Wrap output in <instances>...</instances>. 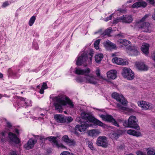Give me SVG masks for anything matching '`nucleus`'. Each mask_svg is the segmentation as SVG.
<instances>
[{
  "label": "nucleus",
  "mask_w": 155,
  "mask_h": 155,
  "mask_svg": "<svg viewBox=\"0 0 155 155\" xmlns=\"http://www.w3.org/2000/svg\"><path fill=\"white\" fill-rule=\"evenodd\" d=\"M34 137L35 139L39 138L40 140L41 141H44L45 140H47V138H45L44 136H39L38 135H34Z\"/></svg>",
  "instance_id": "nucleus-36"
},
{
  "label": "nucleus",
  "mask_w": 155,
  "mask_h": 155,
  "mask_svg": "<svg viewBox=\"0 0 155 155\" xmlns=\"http://www.w3.org/2000/svg\"><path fill=\"white\" fill-rule=\"evenodd\" d=\"M68 104L70 107H74V105L68 97H65L64 98H57L56 101L54 103V105L55 107V109L59 113L62 112V105H66Z\"/></svg>",
  "instance_id": "nucleus-2"
},
{
  "label": "nucleus",
  "mask_w": 155,
  "mask_h": 155,
  "mask_svg": "<svg viewBox=\"0 0 155 155\" xmlns=\"http://www.w3.org/2000/svg\"><path fill=\"white\" fill-rule=\"evenodd\" d=\"M136 154L137 155H146L145 153L140 151L137 152Z\"/></svg>",
  "instance_id": "nucleus-49"
},
{
  "label": "nucleus",
  "mask_w": 155,
  "mask_h": 155,
  "mask_svg": "<svg viewBox=\"0 0 155 155\" xmlns=\"http://www.w3.org/2000/svg\"><path fill=\"white\" fill-rule=\"evenodd\" d=\"M125 39H119L117 41V44L121 46H123V45Z\"/></svg>",
  "instance_id": "nucleus-38"
},
{
  "label": "nucleus",
  "mask_w": 155,
  "mask_h": 155,
  "mask_svg": "<svg viewBox=\"0 0 155 155\" xmlns=\"http://www.w3.org/2000/svg\"><path fill=\"white\" fill-rule=\"evenodd\" d=\"M137 119L136 116L133 115L130 116L128 119L127 122L125 120L123 123V125L127 127L133 128L136 129L139 128L137 124Z\"/></svg>",
  "instance_id": "nucleus-4"
},
{
  "label": "nucleus",
  "mask_w": 155,
  "mask_h": 155,
  "mask_svg": "<svg viewBox=\"0 0 155 155\" xmlns=\"http://www.w3.org/2000/svg\"><path fill=\"white\" fill-rule=\"evenodd\" d=\"M36 19V17L35 16H32L30 19L28 24L30 26H31L34 23Z\"/></svg>",
  "instance_id": "nucleus-34"
},
{
  "label": "nucleus",
  "mask_w": 155,
  "mask_h": 155,
  "mask_svg": "<svg viewBox=\"0 0 155 155\" xmlns=\"http://www.w3.org/2000/svg\"><path fill=\"white\" fill-rule=\"evenodd\" d=\"M75 141L73 139L69 138L66 143L70 146H74L76 144Z\"/></svg>",
  "instance_id": "nucleus-33"
},
{
  "label": "nucleus",
  "mask_w": 155,
  "mask_h": 155,
  "mask_svg": "<svg viewBox=\"0 0 155 155\" xmlns=\"http://www.w3.org/2000/svg\"><path fill=\"white\" fill-rule=\"evenodd\" d=\"M21 100L22 101H25V100H26V98H22V97H21Z\"/></svg>",
  "instance_id": "nucleus-60"
},
{
  "label": "nucleus",
  "mask_w": 155,
  "mask_h": 155,
  "mask_svg": "<svg viewBox=\"0 0 155 155\" xmlns=\"http://www.w3.org/2000/svg\"><path fill=\"white\" fill-rule=\"evenodd\" d=\"M100 117L103 120L109 122H111L114 125L117 127H119V124L112 116L109 115H101L100 116Z\"/></svg>",
  "instance_id": "nucleus-10"
},
{
  "label": "nucleus",
  "mask_w": 155,
  "mask_h": 155,
  "mask_svg": "<svg viewBox=\"0 0 155 155\" xmlns=\"http://www.w3.org/2000/svg\"><path fill=\"white\" fill-rule=\"evenodd\" d=\"M87 59V54L85 51L81 52L78 55L76 60V64L78 66L84 64Z\"/></svg>",
  "instance_id": "nucleus-7"
},
{
  "label": "nucleus",
  "mask_w": 155,
  "mask_h": 155,
  "mask_svg": "<svg viewBox=\"0 0 155 155\" xmlns=\"http://www.w3.org/2000/svg\"><path fill=\"white\" fill-rule=\"evenodd\" d=\"M149 16L148 15H145L144 17H143L140 20V21L138 22V24H142L143 23L142 22L144 21L145 19L147 18Z\"/></svg>",
  "instance_id": "nucleus-40"
},
{
  "label": "nucleus",
  "mask_w": 155,
  "mask_h": 155,
  "mask_svg": "<svg viewBox=\"0 0 155 155\" xmlns=\"http://www.w3.org/2000/svg\"><path fill=\"white\" fill-rule=\"evenodd\" d=\"M100 41L101 39H98L96 40L94 44V46L95 48L97 50L99 49V45L100 44Z\"/></svg>",
  "instance_id": "nucleus-35"
},
{
  "label": "nucleus",
  "mask_w": 155,
  "mask_h": 155,
  "mask_svg": "<svg viewBox=\"0 0 155 155\" xmlns=\"http://www.w3.org/2000/svg\"><path fill=\"white\" fill-rule=\"evenodd\" d=\"M95 73L97 77L98 78L99 80H101L102 79L105 80L103 76H101L100 70L99 68H97L96 69L95 71Z\"/></svg>",
  "instance_id": "nucleus-30"
},
{
  "label": "nucleus",
  "mask_w": 155,
  "mask_h": 155,
  "mask_svg": "<svg viewBox=\"0 0 155 155\" xmlns=\"http://www.w3.org/2000/svg\"><path fill=\"white\" fill-rule=\"evenodd\" d=\"M75 131L74 132V134H75L78 135V133L77 132V130H76L75 129Z\"/></svg>",
  "instance_id": "nucleus-62"
},
{
  "label": "nucleus",
  "mask_w": 155,
  "mask_h": 155,
  "mask_svg": "<svg viewBox=\"0 0 155 155\" xmlns=\"http://www.w3.org/2000/svg\"><path fill=\"white\" fill-rule=\"evenodd\" d=\"M121 18H122L121 17H118L116 19H115L114 20L113 23L116 24L118 23V22H122Z\"/></svg>",
  "instance_id": "nucleus-39"
},
{
  "label": "nucleus",
  "mask_w": 155,
  "mask_h": 155,
  "mask_svg": "<svg viewBox=\"0 0 155 155\" xmlns=\"http://www.w3.org/2000/svg\"><path fill=\"white\" fill-rule=\"evenodd\" d=\"M111 31V28H109L108 29L106 30L104 32V35H110V33Z\"/></svg>",
  "instance_id": "nucleus-37"
},
{
  "label": "nucleus",
  "mask_w": 155,
  "mask_h": 155,
  "mask_svg": "<svg viewBox=\"0 0 155 155\" xmlns=\"http://www.w3.org/2000/svg\"><path fill=\"white\" fill-rule=\"evenodd\" d=\"M144 35L143 34H141L138 37V38L140 39H143Z\"/></svg>",
  "instance_id": "nucleus-53"
},
{
  "label": "nucleus",
  "mask_w": 155,
  "mask_h": 155,
  "mask_svg": "<svg viewBox=\"0 0 155 155\" xmlns=\"http://www.w3.org/2000/svg\"><path fill=\"white\" fill-rule=\"evenodd\" d=\"M55 120L58 123H63L66 122V119L65 117L61 115L57 114L54 116Z\"/></svg>",
  "instance_id": "nucleus-17"
},
{
  "label": "nucleus",
  "mask_w": 155,
  "mask_h": 155,
  "mask_svg": "<svg viewBox=\"0 0 155 155\" xmlns=\"http://www.w3.org/2000/svg\"><path fill=\"white\" fill-rule=\"evenodd\" d=\"M117 107L119 110L124 112L125 113L131 112L133 111V110L123 107L119 104H117Z\"/></svg>",
  "instance_id": "nucleus-19"
},
{
  "label": "nucleus",
  "mask_w": 155,
  "mask_h": 155,
  "mask_svg": "<svg viewBox=\"0 0 155 155\" xmlns=\"http://www.w3.org/2000/svg\"><path fill=\"white\" fill-rule=\"evenodd\" d=\"M47 139L49 141L52 143L53 146H55L57 147H59V145L57 140L56 137L51 136L47 137Z\"/></svg>",
  "instance_id": "nucleus-24"
},
{
  "label": "nucleus",
  "mask_w": 155,
  "mask_h": 155,
  "mask_svg": "<svg viewBox=\"0 0 155 155\" xmlns=\"http://www.w3.org/2000/svg\"><path fill=\"white\" fill-rule=\"evenodd\" d=\"M65 118L66 119V122H71L73 120L72 118L71 117H65Z\"/></svg>",
  "instance_id": "nucleus-48"
},
{
  "label": "nucleus",
  "mask_w": 155,
  "mask_h": 155,
  "mask_svg": "<svg viewBox=\"0 0 155 155\" xmlns=\"http://www.w3.org/2000/svg\"><path fill=\"white\" fill-rule=\"evenodd\" d=\"M104 47L107 49L110 48L114 49L116 48V45L109 40H107L104 43Z\"/></svg>",
  "instance_id": "nucleus-22"
},
{
  "label": "nucleus",
  "mask_w": 155,
  "mask_h": 155,
  "mask_svg": "<svg viewBox=\"0 0 155 155\" xmlns=\"http://www.w3.org/2000/svg\"><path fill=\"white\" fill-rule=\"evenodd\" d=\"M0 141L1 142H3L4 141V139L2 138H0Z\"/></svg>",
  "instance_id": "nucleus-63"
},
{
  "label": "nucleus",
  "mask_w": 155,
  "mask_h": 155,
  "mask_svg": "<svg viewBox=\"0 0 155 155\" xmlns=\"http://www.w3.org/2000/svg\"><path fill=\"white\" fill-rule=\"evenodd\" d=\"M117 71L114 70H111L107 72V76L108 78L114 79L117 77Z\"/></svg>",
  "instance_id": "nucleus-18"
},
{
  "label": "nucleus",
  "mask_w": 155,
  "mask_h": 155,
  "mask_svg": "<svg viewBox=\"0 0 155 155\" xmlns=\"http://www.w3.org/2000/svg\"><path fill=\"white\" fill-rule=\"evenodd\" d=\"M112 96L113 98L123 105H126L127 103V101L124 96L117 93H113L112 94Z\"/></svg>",
  "instance_id": "nucleus-8"
},
{
  "label": "nucleus",
  "mask_w": 155,
  "mask_h": 155,
  "mask_svg": "<svg viewBox=\"0 0 155 155\" xmlns=\"http://www.w3.org/2000/svg\"><path fill=\"white\" fill-rule=\"evenodd\" d=\"M147 151V155H155V149L148 148Z\"/></svg>",
  "instance_id": "nucleus-31"
},
{
  "label": "nucleus",
  "mask_w": 155,
  "mask_h": 155,
  "mask_svg": "<svg viewBox=\"0 0 155 155\" xmlns=\"http://www.w3.org/2000/svg\"><path fill=\"white\" fill-rule=\"evenodd\" d=\"M149 45L146 43L142 45L141 50L143 53L146 55L147 54L149 53Z\"/></svg>",
  "instance_id": "nucleus-26"
},
{
  "label": "nucleus",
  "mask_w": 155,
  "mask_h": 155,
  "mask_svg": "<svg viewBox=\"0 0 155 155\" xmlns=\"http://www.w3.org/2000/svg\"><path fill=\"white\" fill-rule=\"evenodd\" d=\"M36 139H33L32 138L30 139L26 144L24 145V148L27 150H29L33 148L34 145L37 143Z\"/></svg>",
  "instance_id": "nucleus-15"
},
{
  "label": "nucleus",
  "mask_w": 155,
  "mask_h": 155,
  "mask_svg": "<svg viewBox=\"0 0 155 155\" xmlns=\"http://www.w3.org/2000/svg\"><path fill=\"white\" fill-rule=\"evenodd\" d=\"M127 133L129 134L137 137L140 136L141 135L140 133L137 132L135 130L131 129H130L127 130Z\"/></svg>",
  "instance_id": "nucleus-27"
},
{
  "label": "nucleus",
  "mask_w": 155,
  "mask_h": 155,
  "mask_svg": "<svg viewBox=\"0 0 155 155\" xmlns=\"http://www.w3.org/2000/svg\"><path fill=\"white\" fill-rule=\"evenodd\" d=\"M44 89L43 88H41L40 91V93L41 94H43L44 93Z\"/></svg>",
  "instance_id": "nucleus-52"
},
{
  "label": "nucleus",
  "mask_w": 155,
  "mask_h": 155,
  "mask_svg": "<svg viewBox=\"0 0 155 155\" xmlns=\"http://www.w3.org/2000/svg\"><path fill=\"white\" fill-rule=\"evenodd\" d=\"M4 120L6 123L7 127L8 128H10L12 126L11 124L8 121L5 119H4Z\"/></svg>",
  "instance_id": "nucleus-44"
},
{
  "label": "nucleus",
  "mask_w": 155,
  "mask_h": 155,
  "mask_svg": "<svg viewBox=\"0 0 155 155\" xmlns=\"http://www.w3.org/2000/svg\"><path fill=\"white\" fill-rule=\"evenodd\" d=\"M121 21L126 23H130L133 20V18L130 15H123L121 16Z\"/></svg>",
  "instance_id": "nucleus-23"
},
{
  "label": "nucleus",
  "mask_w": 155,
  "mask_h": 155,
  "mask_svg": "<svg viewBox=\"0 0 155 155\" xmlns=\"http://www.w3.org/2000/svg\"><path fill=\"white\" fill-rule=\"evenodd\" d=\"M9 5V3L8 1L5 2H4L2 4V7H5L8 6Z\"/></svg>",
  "instance_id": "nucleus-47"
},
{
  "label": "nucleus",
  "mask_w": 155,
  "mask_h": 155,
  "mask_svg": "<svg viewBox=\"0 0 155 155\" xmlns=\"http://www.w3.org/2000/svg\"><path fill=\"white\" fill-rule=\"evenodd\" d=\"M75 70V74L78 75H84V77H78L76 79V81L78 82H85L86 83L93 84H97L99 81L96 76L92 74H89L91 70L89 68L85 69H81L79 68H76Z\"/></svg>",
  "instance_id": "nucleus-1"
},
{
  "label": "nucleus",
  "mask_w": 155,
  "mask_h": 155,
  "mask_svg": "<svg viewBox=\"0 0 155 155\" xmlns=\"http://www.w3.org/2000/svg\"><path fill=\"white\" fill-rule=\"evenodd\" d=\"M138 106L144 110H147L152 107V104L143 101H139L137 102Z\"/></svg>",
  "instance_id": "nucleus-13"
},
{
  "label": "nucleus",
  "mask_w": 155,
  "mask_h": 155,
  "mask_svg": "<svg viewBox=\"0 0 155 155\" xmlns=\"http://www.w3.org/2000/svg\"><path fill=\"white\" fill-rule=\"evenodd\" d=\"M100 132L98 129H94L90 130L88 133V135L92 137H96L100 133Z\"/></svg>",
  "instance_id": "nucleus-25"
},
{
  "label": "nucleus",
  "mask_w": 155,
  "mask_h": 155,
  "mask_svg": "<svg viewBox=\"0 0 155 155\" xmlns=\"http://www.w3.org/2000/svg\"><path fill=\"white\" fill-rule=\"evenodd\" d=\"M120 136L118 132H113L111 134V137L113 140H117Z\"/></svg>",
  "instance_id": "nucleus-29"
},
{
  "label": "nucleus",
  "mask_w": 155,
  "mask_h": 155,
  "mask_svg": "<svg viewBox=\"0 0 155 155\" xmlns=\"http://www.w3.org/2000/svg\"><path fill=\"white\" fill-rule=\"evenodd\" d=\"M15 132L16 133L18 134V133H19V132H18L19 131H18V130L17 129H15Z\"/></svg>",
  "instance_id": "nucleus-59"
},
{
  "label": "nucleus",
  "mask_w": 155,
  "mask_h": 155,
  "mask_svg": "<svg viewBox=\"0 0 155 155\" xmlns=\"http://www.w3.org/2000/svg\"><path fill=\"white\" fill-rule=\"evenodd\" d=\"M75 141L73 139L69 138L66 143L70 146H74L76 144Z\"/></svg>",
  "instance_id": "nucleus-32"
},
{
  "label": "nucleus",
  "mask_w": 155,
  "mask_h": 155,
  "mask_svg": "<svg viewBox=\"0 0 155 155\" xmlns=\"http://www.w3.org/2000/svg\"><path fill=\"white\" fill-rule=\"evenodd\" d=\"M113 14L111 15L109 17L105 18L104 19V21H107L111 20Z\"/></svg>",
  "instance_id": "nucleus-45"
},
{
  "label": "nucleus",
  "mask_w": 155,
  "mask_h": 155,
  "mask_svg": "<svg viewBox=\"0 0 155 155\" xmlns=\"http://www.w3.org/2000/svg\"><path fill=\"white\" fill-rule=\"evenodd\" d=\"M112 61L113 63L118 65H127L128 64L127 61L117 57L113 58L112 59Z\"/></svg>",
  "instance_id": "nucleus-14"
},
{
  "label": "nucleus",
  "mask_w": 155,
  "mask_h": 155,
  "mask_svg": "<svg viewBox=\"0 0 155 155\" xmlns=\"http://www.w3.org/2000/svg\"><path fill=\"white\" fill-rule=\"evenodd\" d=\"M117 36H119L120 37L124 38L125 37V35L123 34H120L118 35Z\"/></svg>",
  "instance_id": "nucleus-54"
},
{
  "label": "nucleus",
  "mask_w": 155,
  "mask_h": 155,
  "mask_svg": "<svg viewBox=\"0 0 155 155\" xmlns=\"http://www.w3.org/2000/svg\"><path fill=\"white\" fill-rule=\"evenodd\" d=\"M128 45H129V47H130V46L131 45V42L125 39L123 46H126Z\"/></svg>",
  "instance_id": "nucleus-41"
},
{
  "label": "nucleus",
  "mask_w": 155,
  "mask_h": 155,
  "mask_svg": "<svg viewBox=\"0 0 155 155\" xmlns=\"http://www.w3.org/2000/svg\"><path fill=\"white\" fill-rule=\"evenodd\" d=\"M104 57L102 53H97L95 56V61L97 63H99Z\"/></svg>",
  "instance_id": "nucleus-28"
},
{
  "label": "nucleus",
  "mask_w": 155,
  "mask_h": 155,
  "mask_svg": "<svg viewBox=\"0 0 155 155\" xmlns=\"http://www.w3.org/2000/svg\"><path fill=\"white\" fill-rule=\"evenodd\" d=\"M71 154L68 151H64L62 152L60 155H71Z\"/></svg>",
  "instance_id": "nucleus-46"
},
{
  "label": "nucleus",
  "mask_w": 155,
  "mask_h": 155,
  "mask_svg": "<svg viewBox=\"0 0 155 155\" xmlns=\"http://www.w3.org/2000/svg\"><path fill=\"white\" fill-rule=\"evenodd\" d=\"M11 155H17V154L15 152H13L12 153Z\"/></svg>",
  "instance_id": "nucleus-61"
},
{
  "label": "nucleus",
  "mask_w": 155,
  "mask_h": 155,
  "mask_svg": "<svg viewBox=\"0 0 155 155\" xmlns=\"http://www.w3.org/2000/svg\"><path fill=\"white\" fill-rule=\"evenodd\" d=\"M81 117H80L81 118V120L84 122H87L88 124H89L88 121L94 122L95 124L100 126H104V124L102 122L88 114L85 112L82 113L81 114Z\"/></svg>",
  "instance_id": "nucleus-3"
},
{
  "label": "nucleus",
  "mask_w": 155,
  "mask_h": 155,
  "mask_svg": "<svg viewBox=\"0 0 155 155\" xmlns=\"http://www.w3.org/2000/svg\"><path fill=\"white\" fill-rule=\"evenodd\" d=\"M121 74L123 77L129 80H131L134 78V74L129 68H124L122 70Z\"/></svg>",
  "instance_id": "nucleus-6"
},
{
  "label": "nucleus",
  "mask_w": 155,
  "mask_h": 155,
  "mask_svg": "<svg viewBox=\"0 0 155 155\" xmlns=\"http://www.w3.org/2000/svg\"><path fill=\"white\" fill-rule=\"evenodd\" d=\"M151 4H154V0H147Z\"/></svg>",
  "instance_id": "nucleus-55"
},
{
  "label": "nucleus",
  "mask_w": 155,
  "mask_h": 155,
  "mask_svg": "<svg viewBox=\"0 0 155 155\" xmlns=\"http://www.w3.org/2000/svg\"><path fill=\"white\" fill-rule=\"evenodd\" d=\"M138 48L134 45L128 47L126 49L127 52L130 55H137L139 54Z\"/></svg>",
  "instance_id": "nucleus-12"
},
{
  "label": "nucleus",
  "mask_w": 155,
  "mask_h": 155,
  "mask_svg": "<svg viewBox=\"0 0 155 155\" xmlns=\"http://www.w3.org/2000/svg\"><path fill=\"white\" fill-rule=\"evenodd\" d=\"M96 144L98 146L106 148L108 144L107 137L104 136L99 137L97 140Z\"/></svg>",
  "instance_id": "nucleus-9"
},
{
  "label": "nucleus",
  "mask_w": 155,
  "mask_h": 155,
  "mask_svg": "<svg viewBox=\"0 0 155 155\" xmlns=\"http://www.w3.org/2000/svg\"><path fill=\"white\" fill-rule=\"evenodd\" d=\"M88 147L91 149V150H94V146L93 143L92 142L90 141H88Z\"/></svg>",
  "instance_id": "nucleus-42"
},
{
  "label": "nucleus",
  "mask_w": 155,
  "mask_h": 155,
  "mask_svg": "<svg viewBox=\"0 0 155 155\" xmlns=\"http://www.w3.org/2000/svg\"><path fill=\"white\" fill-rule=\"evenodd\" d=\"M153 59L155 61V53H154L152 56Z\"/></svg>",
  "instance_id": "nucleus-56"
},
{
  "label": "nucleus",
  "mask_w": 155,
  "mask_h": 155,
  "mask_svg": "<svg viewBox=\"0 0 155 155\" xmlns=\"http://www.w3.org/2000/svg\"><path fill=\"white\" fill-rule=\"evenodd\" d=\"M139 28L141 29L144 32H151L152 31V28L150 23L148 22H144L139 24Z\"/></svg>",
  "instance_id": "nucleus-11"
},
{
  "label": "nucleus",
  "mask_w": 155,
  "mask_h": 155,
  "mask_svg": "<svg viewBox=\"0 0 155 155\" xmlns=\"http://www.w3.org/2000/svg\"><path fill=\"white\" fill-rule=\"evenodd\" d=\"M5 133L4 132H2L1 134L2 136H5Z\"/></svg>",
  "instance_id": "nucleus-58"
},
{
  "label": "nucleus",
  "mask_w": 155,
  "mask_h": 155,
  "mask_svg": "<svg viewBox=\"0 0 155 155\" xmlns=\"http://www.w3.org/2000/svg\"><path fill=\"white\" fill-rule=\"evenodd\" d=\"M77 122L80 123L81 125H77L75 127V129L80 132L85 131L87 128L91 126L90 124L87 123V122H84L81 120V118L80 117H77L76 119Z\"/></svg>",
  "instance_id": "nucleus-5"
},
{
  "label": "nucleus",
  "mask_w": 155,
  "mask_h": 155,
  "mask_svg": "<svg viewBox=\"0 0 155 155\" xmlns=\"http://www.w3.org/2000/svg\"><path fill=\"white\" fill-rule=\"evenodd\" d=\"M3 77V74L1 73H0V78H2Z\"/></svg>",
  "instance_id": "nucleus-64"
},
{
  "label": "nucleus",
  "mask_w": 155,
  "mask_h": 155,
  "mask_svg": "<svg viewBox=\"0 0 155 155\" xmlns=\"http://www.w3.org/2000/svg\"><path fill=\"white\" fill-rule=\"evenodd\" d=\"M152 17L153 19L155 20V12L153 15Z\"/></svg>",
  "instance_id": "nucleus-57"
},
{
  "label": "nucleus",
  "mask_w": 155,
  "mask_h": 155,
  "mask_svg": "<svg viewBox=\"0 0 155 155\" xmlns=\"http://www.w3.org/2000/svg\"><path fill=\"white\" fill-rule=\"evenodd\" d=\"M69 139L68 136L67 135L63 136L62 137V140L66 143Z\"/></svg>",
  "instance_id": "nucleus-43"
},
{
  "label": "nucleus",
  "mask_w": 155,
  "mask_h": 155,
  "mask_svg": "<svg viewBox=\"0 0 155 155\" xmlns=\"http://www.w3.org/2000/svg\"><path fill=\"white\" fill-rule=\"evenodd\" d=\"M136 67L139 70L141 71H147L148 69L147 66L143 63H137L136 64Z\"/></svg>",
  "instance_id": "nucleus-20"
},
{
  "label": "nucleus",
  "mask_w": 155,
  "mask_h": 155,
  "mask_svg": "<svg viewBox=\"0 0 155 155\" xmlns=\"http://www.w3.org/2000/svg\"><path fill=\"white\" fill-rule=\"evenodd\" d=\"M8 135L11 142H13L16 144L19 143L20 140L16 134L10 132L8 133Z\"/></svg>",
  "instance_id": "nucleus-16"
},
{
  "label": "nucleus",
  "mask_w": 155,
  "mask_h": 155,
  "mask_svg": "<svg viewBox=\"0 0 155 155\" xmlns=\"http://www.w3.org/2000/svg\"><path fill=\"white\" fill-rule=\"evenodd\" d=\"M48 87L47 84L45 83H43L42 87V88H43L44 89H46L48 88Z\"/></svg>",
  "instance_id": "nucleus-50"
},
{
  "label": "nucleus",
  "mask_w": 155,
  "mask_h": 155,
  "mask_svg": "<svg viewBox=\"0 0 155 155\" xmlns=\"http://www.w3.org/2000/svg\"><path fill=\"white\" fill-rule=\"evenodd\" d=\"M93 54H94V51H92V50H91V52H90V53H89V55L91 56L90 58V59L91 60V58L93 56Z\"/></svg>",
  "instance_id": "nucleus-51"
},
{
  "label": "nucleus",
  "mask_w": 155,
  "mask_h": 155,
  "mask_svg": "<svg viewBox=\"0 0 155 155\" xmlns=\"http://www.w3.org/2000/svg\"><path fill=\"white\" fill-rule=\"evenodd\" d=\"M147 5V3L144 2H140L135 3L132 5L133 8H138L140 7H145Z\"/></svg>",
  "instance_id": "nucleus-21"
}]
</instances>
